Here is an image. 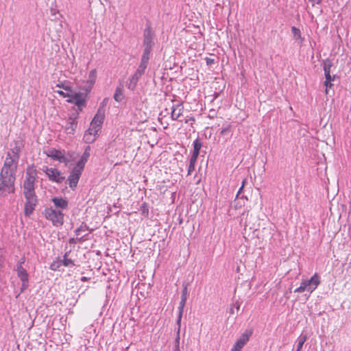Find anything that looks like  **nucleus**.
I'll use <instances>...</instances> for the list:
<instances>
[{
    "label": "nucleus",
    "mask_w": 351,
    "mask_h": 351,
    "mask_svg": "<svg viewBox=\"0 0 351 351\" xmlns=\"http://www.w3.org/2000/svg\"><path fill=\"white\" fill-rule=\"evenodd\" d=\"M67 110L70 111L69 113V124L67 126V133H73L77 128L78 117L80 112L86 106V95L82 93H75L67 87Z\"/></svg>",
    "instance_id": "1"
},
{
    "label": "nucleus",
    "mask_w": 351,
    "mask_h": 351,
    "mask_svg": "<svg viewBox=\"0 0 351 351\" xmlns=\"http://www.w3.org/2000/svg\"><path fill=\"white\" fill-rule=\"evenodd\" d=\"M104 118L105 110L103 108H99L90 123V128L84 136V139L86 143H90L96 140L101 131Z\"/></svg>",
    "instance_id": "2"
},
{
    "label": "nucleus",
    "mask_w": 351,
    "mask_h": 351,
    "mask_svg": "<svg viewBox=\"0 0 351 351\" xmlns=\"http://www.w3.org/2000/svg\"><path fill=\"white\" fill-rule=\"evenodd\" d=\"M90 156V147L84 150L83 154L80 156V159L77 161L76 164L72 167V170L68 178L69 186L71 189H74L78 183L79 179L84 170L86 162Z\"/></svg>",
    "instance_id": "3"
},
{
    "label": "nucleus",
    "mask_w": 351,
    "mask_h": 351,
    "mask_svg": "<svg viewBox=\"0 0 351 351\" xmlns=\"http://www.w3.org/2000/svg\"><path fill=\"white\" fill-rule=\"evenodd\" d=\"M16 175L0 172V197H5L15 192Z\"/></svg>",
    "instance_id": "4"
},
{
    "label": "nucleus",
    "mask_w": 351,
    "mask_h": 351,
    "mask_svg": "<svg viewBox=\"0 0 351 351\" xmlns=\"http://www.w3.org/2000/svg\"><path fill=\"white\" fill-rule=\"evenodd\" d=\"M320 276L317 273H315L310 279L303 280L300 285L294 291L295 293H303L308 291L313 292L320 284Z\"/></svg>",
    "instance_id": "5"
},
{
    "label": "nucleus",
    "mask_w": 351,
    "mask_h": 351,
    "mask_svg": "<svg viewBox=\"0 0 351 351\" xmlns=\"http://www.w3.org/2000/svg\"><path fill=\"white\" fill-rule=\"evenodd\" d=\"M36 170L27 169L26 172L25 179L23 182V193L25 197L35 196V182H36Z\"/></svg>",
    "instance_id": "6"
},
{
    "label": "nucleus",
    "mask_w": 351,
    "mask_h": 351,
    "mask_svg": "<svg viewBox=\"0 0 351 351\" xmlns=\"http://www.w3.org/2000/svg\"><path fill=\"white\" fill-rule=\"evenodd\" d=\"M45 217L51 221L56 226H60L64 223V213L60 210L55 209L53 207L47 208L44 211Z\"/></svg>",
    "instance_id": "7"
},
{
    "label": "nucleus",
    "mask_w": 351,
    "mask_h": 351,
    "mask_svg": "<svg viewBox=\"0 0 351 351\" xmlns=\"http://www.w3.org/2000/svg\"><path fill=\"white\" fill-rule=\"evenodd\" d=\"M16 272L18 277L22 282L21 291H23L28 287L29 275L26 269L22 267V262L17 264Z\"/></svg>",
    "instance_id": "8"
},
{
    "label": "nucleus",
    "mask_w": 351,
    "mask_h": 351,
    "mask_svg": "<svg viewBox=\"0 0 351 351\" xmlns=\"http://www.w3.org/2000/svg\"><path fill=\"white\" fill-rule=\"evenodd\" d=\"M43 171L46 173L49 179L51 181L61 182L64 179L63 175L57 169L43 167Z\"/></svg>",
    "instance_id": "9"
},
{
    "label": "nucleus",
    "mask_w": 351,
    "mask_h": 351,
    "mask_svg": "<svg viewBox=\"0 0 351 351\" xmlns=\"http://www.w3.org/2000/svg\"><path fill=\"white\" fill-rule=\"evenodd\" d=\"M154 32L150 25H147L143 32L144 49H152L153 45Z\"/></svg>",
    "instance_id": "10"
},
{
    "label": "nucleus",
    "mask_w": 351,
    "mask_h": 351,
    "mask_svg": "<svg viewBox=\"0 0 351 351\" xmlns=\"http://www.w3.org/2000/svg\"><path fill=\"white\" fill-rule=\"evenodd\" d=\"M252 332H244L232 346L231 351H241L244 346L248 342Z\"/></svg>",
    "instance_id": "11"
},
{
    "label": "nucleus",
    "mask_w": 351,
    "mask_h": 351,
    "mask_svg": "<svg viewBox=\"0 0 351 351\" xmlns=\"http://www.w3.org/2000/svg\"><path fill=\"white\" fill-rule=\"evenodd\" d=\"M18 163L19 162H16L15 161H13L12 160H9L8 158H5L3 165L1 168V171L16 175Z\"/></svg>",
    "instance_id": "12"
},
{
    "label": "nucleus",
    "mask_w": 351,
    "mask_h": 351,
    "mask_svg": "<svg viewBox=\"0 0 351 351\" xmlns=\"http://www.w3.org/2000/svg\"><path fill=\"white\" fill-rule=\"evenodd\" d=\"M184 107L182 103H178L171 107V117L172 120L181 121L180 118L183 116Z\"/></svg>",
    "instance_id": "13"
},
{
    "label": "nucleus",
    "mask_w": 351,
    "mask_h": 351,
    "mask_svg": "<svg viewBox=\"0 0 351 351\" xmlns=\"http://www.w3.org/2000/svg\"><path fill=\"white\" fill-rule=\"evenodd\" d=\"M26 199V202L25 204V215L26 216H29L32 214L33 211L35 209V206L37 204V199L35 196L31 197H25Z\"/></svg>",
    "instance_id": "14"
},
{
    "label": "nucleus",
    "mask_w": 351,
    "mask_h": 351,
    "mask_svg": "<svg viewBox=\"0 0 351 351\" xmlns=\"http://www.w3.org/2000/svg\"><path fill=\"white\" fill-rule=\"evenodd\" d=\"M21 153V147L18 145H15L14 147L10 149L7 153L5 158L19 162Z\"/></svg>",
    "instance_id": "15"
},
{
    "label": "nucleus",
    "mask_w": 351,
    "mask_h": 351,
    "mask_svg": "<svg viewBox=\"0 0 351 351\" xmlns=\"http://www.w3.org/2000/svg\"><path fill=\"white\" fill-rule=\"evenodd\" d=\"M47 156L54 160H58L59 161L64 160V156L63 153L57 149H51L49 151Z\"/></svg>",
    "instance_id": "16"
},
{
    "label": "nucleus",
    "mask_w": 351,
    "mask_h": 351,
    "mask_svg": "<svg viewBox=\"0 0 351 351\" xmlns=\"http://www.w3.org/2000/svg\"><path fill=\"white\" fill-rule=\"evenodd\" d=\"M51 200L54 204L53 208L62 210L66 208V200L64 199L54 197Z\"/></svg>",
    "instance_id": "17"
},
{
    "label": "nucleus",
    "mask_w": 351,
    "mask_h": 351,
    "mask_svg": "<svg viewBox=\"0 0 351 351\" xmlns=\"http://www.w3.org/2000/svg\"><path fill=\"white\" fill-rule=\"evenodd\" d=\"M66 265V254L63 256V260L57 259L54 261L50 265V268L52 270H58L61 266Z\"/></svg>",
    "instance_id": "18"
},
{
    "label": "nucleus",
    "mask_w": 351,
    "mask_h": 351,
    "mask_svg": "<svg viewBox=\"0 0 351 351\" xmlns=\"http://www.w3.org/2000/svg\"><path fill=\"white\" fill-rule=\"evenodd\" d=\"M201 147L202 143L198 139L195 140L193 142V151L192 156L198 157Z\"/></svg>",
    "instance_id": "19"
},
{
    "label": "nucleus",
    "mask_w": 351,
    "mask_h": 351,
    "mask_svg": "<svg viewBox=\"0 0 351 351\" xmlns=\"http://www.w3.org/2000/svg\"><path fill=\"white\" fill-rule=\"evenodd\" d=\"M332 66V62L330 60L326 59L324 61L323 63V69L324 71V75L330 73V70Z\"/></svg>",
    "instance_id": "20"
},
{
    "label": "nucleus",
    "mask_w": 351,
    "mask_h": 351,
    "mask_svg": "<svg viewBox=\"0 0 351 351\" xmlns=\"http://www.w3.org/2000/svg\"><path fill=\"white\" fill-rule=\"evenodd\" d=\"M151 51H152V49H144V51H143V55L141 57V63L145 64L147 65L148 64Z\"/></svg>",
    "instance_id": "21"
},
{
    "label": "nucleus",
    "mask_w": 351,
    "mask_h": 351,
    "mask_svg": "<svg viewBox=\"0 0 351 351\" xmlns=\"http://www.w3.org/2000/svg\"><path fill=\"white\" fill-rule=\"evenodd\" d=\"M198 157L192 156L190 159V162L188 168V174L190 175L195 169V163Z\"/></svg>",
    "instance_id": "22"
},
{
    "label": "nucleus",
    "mask_w": 351,
    "mask_h": 351,
    "mask_svg": "<svg viewBox=\"0 0 351 351\" xmlns=\"http://www.w3.org/2000/svg\"><path fill=\"white\" fill-rule=\"evenodd\" d=\"M123 97V91L121 88H117L115 90L114 95V99L120 102Z\"/></svg>",
    "instance_id": "23"
},
{
    "label": "nucleus",
    "mask_w": 351,
    "mask_h": 351,
    "mask_svg": "<svg viewBox=\"0 0 351 351\" xmlns=\"http://www.w3.org/2000/svg\"><path fill=\"white\" fill-rule=\"evenodd\" d=\"M97 79V70L93 69L90 71L88 75V82L90 84H94Z\"/></svg>",
    "instance_id": "24"
},
{
    "label": "nucleus",
    "mask_w": 351,
    "mask_h": 351,
    "mask_svg": "<svg viewBox=\"0 0 351 351\" xmlns=\"http://www.w3.org/2000/svg\"><path fill=\"white\" fill-rule=\"evenodd\" d=\"M140 209L141 211V215L147 218L149 216V208L146 202L142 204Z\"/></svg>",
    "instance_id": "25"
},
{
    "label": "nucleus",
    "mask_w": 351,
    "mask_h": 351,
    "mask_svg": "<svg viewBox=\"0 0 351 351\" xmlns=\"http://www.w3.org/2000/svg\"><path fill=\"white\" fill-rule=\"evenodd\" d=\"M56 88H62L64 89H66L64 88V85L63 82H60V84L59 83L57 84L56 87L53 88V91H54V93H57L58 94L61 95L62 97H66V94L64 93V91H62L61 90H56Z\"/></svg>",
    "instance_id": "26"
},
{
    "label": "nucleus",
    "mask_w": 351,
    "mask_h": 351,
    "mask_svg": "<svg viewBox=\"0 0 351 351\" xmlns=\"http://www.w3.org/2000/svg\"><path fill=\"white\" fill-rule=\"evenodd\" d=\"M307 337L306 335L300 337L298 339V348L296 351H301V349L302 348V346L305 341H306Z\"/></svg>",
    "instance_id": "27"
},
{
    "label": "nucleus",
    "mask_w": 351,
    "mask_h": 351,
    "mask_svg": "<svg viewBox=\"0 0 351 351\" xmlns=\"http://www.w3.org/2000/svg\"><path fill=\"white\" fill-rule=\"evenodd\" d=\"M147 66V64L141 62L136 70V75H142L145 73Z\"/></svg>",
    "instance_id": "28"
},
{
    "label": "nucleus",
    "mask_w": 351,
    "mask_h": 351,
    "mask_svg": "<svg viewBox=\"0 0 351 351\" xmlns=\"http://www.w3.org/2000/svg\"><path fill=\"white\" fill-rule=\"evenodd\" d=\"M186 300H184V298H181V301L180 302V306H179V308H180V314H179V318H178V322H180V319H181V317H182V314L183 313V310H184V307L185 306V304H186Z\"/></svg>",
    "instance_id": "29"
},
{
    "label": "nucleus",
    "mask_w": 351,
    "mask_h": 351,
    "mask_svg": "<svg viewBox=\"0 0 351 351\" xmlns=\"http://www.w3.org/2000/svg\"><path fill=\"white\" fill-rule=\"evenodd\" d=\"M231 129H232V126H231V125L229 124L227 126H226L225 128H223L221 130L220 133L221 135H226L231 131Z\"/></svg>",
    "instance_id": "30"
},
{
    "label": "nucleus",
    "mask_w": 351,
    "mask_h": 351,
    "mask_svg": "<svg viewBox=\"0 0 351 351\" xmlns=\"http://www.w3.org/2000/svg\"><path fill=\"white\" fill-rule=\"evenodd\" d=\"M324 86L326 87L325 93L326 95H328V88H330L332 86V82H329L327 80L324 81Z\"/></svg>",
    "instance_id": "31"
},
{
    "label": "nucleus",
    "mask_w": 351,
    "mask_h": 351,
    "mask_svg": "<svg viewBox=\"0 0 351 351\" xmlns=\"http://www.w3.org/2000/svg\"><path fill=\"white\" fill-rule=\"evenodd\" d=\"M291 31L295 36H297L298 38H300L301 36L300 31L298 28L295 27H292Z\"/></svg>",
    "instance_id": "32"
},
{
    "label": "nucleus",
    "mask_w": 351,
    "mask_h": 351,
    "mask_svg": "<svg viewBox=\"0 0 351 351\" xmlns=\"http://www.w3.org/2000/svg\"><path fill=\"white\" fill-rule=\"evenodd\" d=\"M325 75V80L332 82L335 80V75H331L330 73H328L324 75Z\"/></svg>",
    "instance_id": "33"
},
{
    "label": "nucleus",
    "mask_w": 351,
    "mask_h": 351,
    "mask_svg": "<svg viewBox=\"0 0 351 351\" xmlns=\"http://www.w3.org/2000/svg\"><path fill=\"white\" fill-rule=\"evenodd\" d=\"M205 60H206L207 65H210V64H213L215 63V60L213 58H211L209 57H206L205 58Z\"/></svg>",
    "instance_id": "34"
},
{
    "label": "nucleus",
    "mask_w": 351,
    "mask_h": 351,
    "mask_svg": "<svg viewBox=\"0 0 351 351\" xmlns=\"http://www.w3.org/2000/svg\"><path fill=\"white\" fill-rule=\"evenodd\" d=\"M181 298H184L186 300L187 298V288L186 287L182 291V294Z\"/></svg>",
    "instance_id": "35"
},
{
    "label": "nucleus",
    "mask_w": 351,
    "mask_h": 351,
    "mask_svg": "<svg viewBox=\"0 0 351 351\" xmlns=\"http://www.w3.org/2000/svg\"><path fill=\"white\" fill-rule=\"evenodd\" d=\"M313 5L315 4H320L322 3V0H312Z\"/></svg>",
    "instance_id": "36"
},
{
    "label": "nucleus",
    "mask_w": 351,
    "mask_h": 351,
    "mask_svg": "<svg viewBox=\"0 0 351 351\" xmlns=\"http://www.w3.org/2000/svg\"><path fill=\"white\" fill-rule=\"evenodd\" d=\"M189 121H195V119H194V118L191 117L189 119H186L185 123H189Z\"/></svg>",
    "instance_id": "37"
},
{
    "label": "nucleus",
    "mask_w": 351,
    "mask_h": 351,
    "mask_svg": "<svg viewBox=\"0 0 351 351\" xmlns=\"http://www.w3.org/2000/svg\"><path fill=\"white\" fill-rule=\"evenodd\" d=\"M246 182H247V180H246V178H245V179L243 180V182H242V185H241V186H243V187H244V186H245V183H246Z\"/></svg>",
    "instance_id": "38"
},
{
    "label": "nucleus",
    "mask_w": 351,
    "mask_h": 351,
    "mask_svg": "<svg viewBox=\"0 0 351 351\" xmlns=\"http://www.w3.org/2000/svg\"><path fill=\"white\" fill-rule=\"evenodd\" d=\"M243 186H241V188L239 189V190L238 191L237 195L243 191Z\"/></svg>",
    "instance_id": "39"
},
{
    "label": "nucleus",
    "mask_w": 351,
    "mask_h": 351,
    "mask_svg": "<svg viewBox=\"0 0 351 351\" xmlns=\"http://www.w3.org/2000/svg\"><path fill=\"white\" fill-rule=\"evenodd\" d=\"M81 280H82V281L84 282V281L87 280V278L86 277H82Z\"/></svg>",
    "instance_id": "40"
},
{
    "label": "nucleus",
    "mask_w": 351,
    "mask_h": 351,
    "mask_svg": "<svg viewBox=\"0 0 351 351\" xmlns=\"http://www.w3.org/2000/svg\"><path fill=\"white\" fill-rule=\"evenodd\" d=\"M71 263V261H70L67 260V263H66L67 267L69 265V263Z\"/></svg>",
    "instance_id": "41"
},
{
    "label": "nucleus",
    "mask_w": 351,
    "mask_h": 351,
    "mask_svg": "<svg viewBox=\"0 0 351 351\" xmlns=\"http://www.w3.org/2000/svg\"><path fill=\"white\" fill-rule=\"evenodd\" d=\"M177 341H178V344L179 343V337L178 338ZM177 347H178V351H179L178 346Z\"/></svg>",
    "instance_id": "42"
},
{
    "label": "nucleus",
    "mask_w": 351,
    "mask_h": 351,
    "mask_svg": "<svg viewBox=\"0 0 351 351\" xmlns=\"http://www.w3.org/2000/svg\"><path fill=\"white\" fill-rule=\"evenodd\" d=\"M311 1H312V0H310Z\"/></svg>",
    "instance_id": "43"
}]
</instances>
